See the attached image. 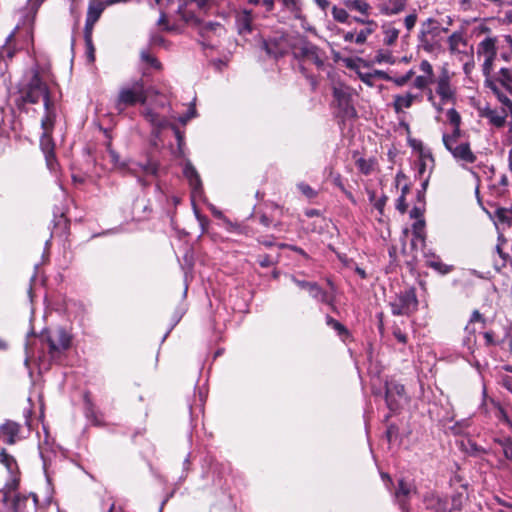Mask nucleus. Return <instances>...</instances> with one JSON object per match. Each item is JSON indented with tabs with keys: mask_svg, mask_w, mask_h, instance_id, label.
<instances>
[{
	"mask_svg": "<svg viewBox=\"0 0 512 512\" xmlns=\"http://www.w3.org/2000/svg\"><path fill=\"white\" fill-rule=\"evenodd\" d=\"M29 79L21 90L24 102L36 104L43 101L45 115L56 114L54 103L51 101L47 84L42 80L37 67L28 73Z\"/></svg>",
	"mask_w": 512,
	"mask_h": 512,
	"instance_id": "1",
	"label": "nucleus"
},
{
	"mask_svg": "<svg viewBox=\"0 0 512 512\" xmlns=\"http://www.w3.org/2000/svg\"><path fill=\"white\" fill-rule=\"evenodd\" d=\"M147 98L143 80H136L120 88L114 107L118 113H122L127 107L135 106L138 103L145 104Z\"/></svg>",
	"mask_w": 512,
	"mask_h": 512,
	"instance_id": "2",
	"label": "nucleus"
},
{
	"mask_svg": "<svg viewBox=\"0 0 512 512\" xmlns=\"http://www.w3.org/2000/svg\"><path fill=\"white\" fill-rule=\"evenodd\" d=\"M38 499L35 494L12 495L10 489H0V512H28L35 510Z\"/></svg>",
	"mask_w": 512,
	"mask_h": 512,
	"instance_id": "3",
	"label": "nucleus"
},
{
	"mask_svg": "<svg viewBox=\"0 0 512 512\" xmlns=\"http://www.w3.org/2000/svg\"><path fill=\"white\" fill-rule=\"evenodd\" d=\"M48 354L51 362L59 363L70 348L71 336L63 328H57L46 336Z\"/></svg>",
	"mask_w": 512,
	"mask_h": 512,
	"instance_id": "4",
	"label": "nucleus"
},
{
	"mask_svg": "<svg viewBox=\"0 0 512 512\" xmlns=\"http://www.w3.org/2000/svg\"><path fill=\"white\" fill-rule=\"evenodd\" d=\"M389 306L394 316H410L418 308V299L414 288H408L397 293Z\"/></svg>",
	"mask_w": 512,
	"mask_h": 512,
	"instance_id": "5",
	"label": "nucleus"
},
{
	"mask_svg": "<svg viewBox=\"0 0 512 512\" xmlns=\"http://www.w3.org/2000/svg\"><path fill=\"white\" fill-rule=\"evenodd\" d=\"M447 142L448 144H445L444 147L462 168L467 169L468 165L473 164L477 160L469 140L454 142L448 139Z\"/></svg>",
	"mask_w": 512,
	"mask_h": 512,
	"instance_id": "6",
	"label": "nucleus"
},
{
	"mask_svg": "<svg viewBox=\"0 0 512 512\" xmlns=\"http://www.w3.org/2000/svg\"><path fill=\"white\" fill-rule=\"evenodd\" d=\"M294 45L293 39L283 32H276L272 37L263 42L266 53L274 58L281 57L290 50L293 51Z\"/></svg>",
	"mask_w": 512,
	"mask_h": 512,
	"instance_id": "7",
	"label": "nucleus"
},
{
	"mask_svg": "<svg viewBox=\"0 0 512 512\" xmlns=\"http://www.w3.org/2000/svg\"><path fill=\"white\" fill-rule=\"evenodd\" d=\"M497 39L495 37L484 38L477 46V55L483 59L482 71L488 77L494 70V62L497 57Z\"/></svg>",
	"mask_w": 512,
	"mask_h": 512,
	"instance_id": "8",
	"label": "nucleus"
},
{
	"mask_svg": "<svg viewBox=\"0 0 512 512\" xmlns=\"http://www.w3.org/2000/svg\"><path fill=\"white\" fill-rule=\"evenodd\" d=\"M293 53L295 57L302 58L306 61H311L317 67H321L324 64V52L321 51V49H319L316 45L305 39H300L298 42H295Z\"/></svg>",
	"mask_w": 512,
	"mask_h": 512,
	"instance_id": "9",
	"label": "nucleus"
},
{
	"mask_svg": "<svg viewBox=\"0 0 512 512\" xmlns=\"http://www.w3.org/2000/svg\"><path fill=\"white\" fill-rule=\"evenodd\" d=\"M333 97L335 104L339 108L343 117L356 116V110L352 104V91L348 86L338 84L333 87Z\"/></svg>",
	"mask_w": 512,
	"mask_h": 512,
	"instance_id": "10",
	"label": "nucleus"
},
{
	"mask_svg": "<svg viewBox=\"0 0 512 512\" xmlns=\"http://www.w3.org/2000/svg\"><path fill=\"white\" fill-rule=\"evenodd\" d=\"M121 167L125 168L129 174L137 177L138 182L143 186H147L148 182H146L142 176H157L159 170L158 163L150 159H148L145 163H123Z\"/></svg>",
	"mask_w": 512,
	"mask_h": 512,
	"instance_id": "11",
	"label": "nucleus"
},
{
	"mask_svg": "<svg viewBox=\"0 0 512 512\" xmlns=\"http://www.w3.org/2000/svg\"><path fill=\"white\" fill-rule=\"evenodd\" d=\"M385 399L388 408L391 411H397L404 403L407 402L404 385L394 380L387 381Z\"/></svg>",
	"mask_w": 512,
	"mask_h": 512,
	"instance_id": "12",
	"label": "nucleus"
},
{
	"mask_svg": "<svg viewBox=\"0 0 512 512\" xmlns=\"http://www.w3.org/2000/svg\"><path fill=\"white\" fill-rule=\"evenodd\" d=\"M417 493L416 486L411 481L400 479L394 492V500L402 512L410 511V500Z\"/></svg>",
	"mask_w": 512,
	"mask_h": 512,
	"instance_id": "13",
	"label": "nucleus"
},
{
	"mask_svg": "<svg viewBox=\"0 0 512 512\" xmlns=\"http://www.w3.org/2000/svg\"><path fill=\"white\" fill-rule=\"evenodd\" d=\"M440 32L441 28L437 20L428 18L422 23L419 38L425 51H433V43L431 42L430 38L439 36Z\"/></svg>",
	"mask_w": 512,
	"mask_h": 512,
	"instance_id": "14",
	"label": "nucleus"
},
{
	"mask_svg": "<svg viewBox=\"0 0 512 512\" xmlns=\"http://www.w3.org/2000/svg\"><path fill=\"white\" fill-rule=\"evenodd\" d=\"M56 114L44 115L41 120V128L43 130L40 138V147L44 154L54 152L55 144L52 139V131L54 128Z\"/></svg>",
	"mask_w": 512,
	"mask_h": 512,
	"instance_id": "15",
	"label": "nucleus"
},
{
	"mask_svg": "<svg viewBox=\"0 0 512 512\" xmlns=\"http://www.w3.org/2000/svg\"><path fill=\"white\" fill-rule=\"evenodd\" d=\"M183 174L189 182L191 188V199L192 203H194L196 199H201L204 194L201 178L189 161L184 165Z\"/></svg>",
	"mask_w": 512,
	"mask_h": 512,
	"instance_id": "16",
	"label": "nucleus"
},
{
	"mask_svg": "<svg viewBox=\"0 0 512 512\" xmlns=\"http://www.w3.org/2000/svg\"><path fill=\"white\" fill-rule=\"evenodd\" d=\"M436 93L440 96L441 102L444 104L454 98V90L451 86V77L449 71L443 68L436 79Z\"/></svg>",
	"mask_w": 512,
	"mask_h": 512,
	"instance_id": "17",
	"label": "nucleus"
},
{
	"mask_svg": "<svg viewBox=\"0 0 512 512\" xmlns=\"http://www.w3.org/2000/svg\"><path fill=\"white\" fill-rule=\"evenodd\" d=\"M21 425L12 420H6L0 426V442L13 445L21 439L20 437Z\"/></svg>",
	"mask_w": 512,
	"mask_h": 512,
	"instance_id": "18",
	"label": "nucleus"
},
{
	"mask_svg": "<svg viewBox=\"0 0 512 512\" xmlns=\"http://www.w3.org/2000/svg\"><path fill=\"white\" fill-rule=\"evenodd\" d=\"M0 463L3 464L8 472L12 475L11 481L7 483L4 488L10 489L12 495H17L15 491L18 487L19 480L15 477V472L18 470L16 460L13 456L8 454L5 449H2L0 451Z\"/></svg>",
	"mask_w": 512,
	"mask_h": 512,
	"instance_id": "19",
	"label": "nucleus"
},
{
	"mask_svg": "<svg viewBox=\"0 0 512 512\" xmlns=\"http://www.w3.org/2000/svg\"><path fill=\"white\" fill-rule=\"evenodd\" d=\"M101 13H102V9L100 7H95V6H90L88 9V12H87L84 34H85V40L87 42V45H88V48L90 51L91 60L94 59L91 34H92L93 26L98 21Z\"/></svg>",
	"mask_w": 512,
	"mask_h": 512,
	"instance_id": "20",
	"label": "nucleus"
},
{
	"mask_svg": "<svg viewBox=\"0 0 512 512\" xmlns=\"http://www.w3.org/2000/svg\"><path fill=\"white\" fill-rule=\"evenodd\" d=\"M448 46L449 51L452 54L457 53H466V48L468 46V41L466 38V32L463 27L460 29L454 31L449 37H448Z\"/></svg>",
	"mask_w": 512,
	"mask_h": 512,
	"instance_id": "21",
	"label": "nucleus"
},
{
	"mask_svg": "<svg viewBox=\"0 0 512 512\" xmlns=\"http://www.w3.org/2000/svg\"><path fill=\"white\" fill-rule=\"evenodd\" d=\"M408 1L409 0H380L377 4V9L380 14L384 16H394L404 11Z\"/></svg>",
	"mask_w": 512,
	"mask_h": 512,
	"instance_id": "22",
	"label": "nucleus"
},
{
	"mask_svg": "<svg viewBox=\"0 0 512 512\" xmlns=\"http://www.w3.org/2000/svg\"><path fill=\"white\" fill-rule=\"evenodd\" d=\"M253 15L251 10L244 9L235 16V24L238 33L246 35L252 32Z\"/></svg>",
	"mask_w": 512,
	"mask_h": 512,
	"instance_id": "23",
	"label": "nucleus"
},
{
	"mask_svg": "<svg viewBox=\"0 0 512 512\" xmlns=\"http://www.w3.org/2000/svg\"><path fill=\"white\" fill-rule=\"evenodd\" d=\"M486 87H488L497 99L503 104L505 110L512 112V100L509 98V91L505 90V87L499 85V83H493V80H486Z\"/></svg>",
	"mask_w": 512,
	"mask_h": 512,
	"instance_id": "24",
	"label": "nucleus"
},
{
	"mask_svg": "<svg viewBox=\"0 0 512 512\" xmlns=\"http://www.w3.org/2000/svg\"><path fill=\"white\" fill-rule=\"evenodd\" d=\"M396 22H385L382 24L383 43L387 46L395 45L399 38L400 30L396 27Z\"/></svg>",
	"mask_w": 512,
	"mask_h": 512,
	"instance_id": "25",
	"label": "nucleus"
},
{
	"mask_svg": "<svg viewBox=\"0 0 512 512\" xmlns=\"http://www.w3.org/2000/svg\"><path fill=\"white\" fill-rule=\"evenodd\" d=\"M423 502L426 509L433 512H447V501L434 493H428Z\"/></svg>",
	"mask_w": 512,
	"mask_h": 512,
	"instance_id": "26",
	"label": "nucleus"
},
{
	"mask_svg": "<svg viewBox=\"0 0 512 512\" xmlns=\"http://www.w3.org/2000/svg\"><path fill=\"white\" fill-rule=\"evenodd\" d=\"M416 95L412 93H405L395 95L393 97V108L397 114L404 111V109L410 108L416 99Z\"/></svg>",
	"mask_w": 512,
	"mask_h": 512,
	"instance_id": "27",
	"label": "nucleus"
},
{
	"mask_svg": "<svg viewBox=\"0 0 512 512\" xmlns=\"http://www.w3.org/2000/svg\"><path fill=\"white\" fill-rule=\"evenodd\" d=\"M434 167V158L430 150L421 149L418 160V174L422 178L427 169L431 171Z\"/></svg>",
	"mask_w": 512,
	"mask_h": 512,
	"instance_id": "28",
	"label": "nucleus"
},
{
	"mask_svg": "<svg viewBox=\"0 0 512 512\" xmlns=\"http://www.w3.org/2000/svg\"><path fill=\"white\" fill-rule=\"evenodd\" d=\"M424 257L426 258V264L439 273L444 275L452 271V266L442 263L440 258L434 253L430 251L424 252Z\"/></svg>",
	"mask_w": 512,
	"mask_h": 512,
	"instance_id": "29",
	"label": "nucleus"
},
{
	"mask_svg": "<svg viewBox=\"0 0 512 512\" xmlns=\"http://www.w3.org/2000/svg\"><path fill=\"white\" fill-rule=\"evenodd\" d=\"M424 257L426 258V264L439 273L444 275L452 271V266L442 263L440 258L434 253L430 251L424 252Z\"/></svg>",
	"mask_w": 512,
	"mask_h": 512,
	"instance_id": "30",
	"label": "nucleus"
},
{
	"mask_svg": "<svg viewBox=\"0 0 512 512\" xmlns=\"http://www.w3.org/2000/svg\"><path fill=\"white\" fill-rule=\"evenodd\" d=\"M412 246H416L417 242H420L421 245L425 246L426 241V233H425V221L423 219L417 220L412 226Z\"/></svg>",
	"mask_w": 512,
	"mask_h": 512,
	"instance_id": "31",
	"label": "nucleus"
},
{
	"mask_svg": "<svg viewBox=\"0 0 512 512\" xmlns=\"http://www.w3.org/2000/svg\"><path fill=\"white\" fill-rule=\"evenodd\" d=\"M345 5L348 10L355 11L362 16L369 17L371 6L366 0H347Z\"/></svg>",
	"mask_w": 512,
	"mask_h": 512,
	"instance_id": "32",
	"label": "nucleus"
},
{
	"mask_svg": "<svg viewBox=\"0 0 512 512\" xmlns=\"http://www.w3.org/2000/svg\"><path fill=\"white\" fill-rule=\"evenodd\" d=\"M493 83H499L500 86L505 87V90L512 94V70L509 68H501L498 76Z\"/></svg>",
	"mask_w": 512,
	"mask_h": 512,
	"instance_id": "33",
	"label": "nucleus"
},
{
	"mask_svg": "<svg viewBox=\"0 0 512 512\" xmlns=\"http://www.w3.org/2000/svg\"><path fill=\"white\" fill-rule=\"evenodd\" d=\"M486 117L491 124L499 128L502 127L506 122L507 110L504 109L502 112L490 110L487 112Z\"/></svg>",
	"mask_w": 512,
	"mask_h": 512,
	"instance_id": "34",
	"label": "nucleus"
},
{
	"mask_svg": "<svg viewBox=\"0 0 512 512\" xmlns=\"http://www.w3.org/2000/svg\"><path fill=\"white\" fill-rule=\"evenodd\" d=\"M448 139L454 142L468 140L460 126H452V131L450 133L444 132L442 134V142L444 145L448 144Z\"/></svg>",
	"mask_w": 512,
	"mask_h": 512,
	"instance_id": "35",
	"label": "nucleus"
},
{
	"mask_svg": "<svg viewBox=\"0 0 512 512\" xmlns=\"http://www.w3.org/2000/svg\"><path fill=\"white\" fill-rule=\"evenodd\" d=\"M465 332H466V337L464 338L463 340V344L464 346L467 347V349L473 353L474 351V346H475V343H476V338H475V333H476V329L474 327V324L472 323H468L465 327Z\"/></svg>",
	"mask_w": 512,
	"mask_h": 512,
	"instance_id": "36",
	"label": "nucleus"
},
{
	"mask_svg": "<svg viewBox=\"0 0 512 512\" xmlns=\"http://www.w3.org/2000/svg\"><path fill=\"white\" fill-rule=\"evenodd\" d=\"M377 28V23L375 21L369 22L368 25L364 29H361L358 33H356L355 43L356 44H364L369 35H371Z\"/></svg>",
	"mask_w": 512,
	"mask_h": 512,
	"instance_id": "37",
	"label": "nucleus"
},
{
	"mask_svg": "<svg viewBox=\"0 0 512 512\" xmlns=\"http://www.w3.org/2000/svg\"><path fill=\"white\" fill-rule=\"evenodd\" d=\"M326 324L334 329L342 339L349 336L347 328L329 315L326 316Z\"/></svg>",
	"mask_w": 512,
	"mask_h": 512,
	"instance_id": "38",
	"label": "nucleus"
},
{
	"mask_svg": "<svg viewBox=\"0 0 512 512\" xmlns=\"http://www.w3.org/2000/svg\"><path fill=\"white\" fill-rule=\"evenodd\" d=\"M308 292L314 299L323 303L328 302L327 292L324 291L316 282H312Z\"/></svg>",
	"mask_w": 512,
	"mask_h": 512,
	"instance_id": "39",
	"label": "nucleus"
},
{
	"mask_svg": "<svg viewBox=\"0 0 512 512\" xmlns=\"http://www.w3.org/2000/svg\"><path fill=\"white\" fill-rule=\"evenodd\" d=\"M144 117L155 127L163 128L167 125V121L164 118L150 109L144 112Z\"/></svg>",
	"mask_w": 512,
	"mask_h": 512,
	"instance_id": "40",
	"label": "nucleus"
},
{
	"mask_svg": "<svg viewBox=\"0 0 512 512\" xmlns=\"http://www.w3.org/2000/svg\"><path fill=\"white\" fill-rule=\"evenodd\" d=\"M465 501H466V498L462 493L453 495L452 499H451V507L449 509H447V512L461 511Z\"/></svg>",
	"mask_w": 512,
	"mask_h": 512,
	"instance_id": "41",
	"label": "nucleus"
},
{
	"mask_svg": "<svg viewBox=\"0 0 512 512\" xmlns=\"http://www.w3.org/2000/svg\"><path fill=\"white\" fill-rule=\"evenodd\" d=\"M359 171L365 175H369L373 171L374 161L371 159L359 158L356 161Z\"/></svg>",
	"mask_w": 512,
	"mask_h": 512,
	"instance_id": "42",
	"label": "nucleus"
},
{
	"mask_svg": "<svg viewBox=\"0 0 512 512\" xmlns=\"http://www.w3.org/2000/svg\"><path fill=\"white\" fill-rule=\"evenodd\" d=\"M189 4L195 6L199 12L207 13L212 8L214 0H189Z\"/></svg>",
	"mask_w": 512,
	"mask_h": 512,
	"instance_id": "43",
	"label": "nucleus"
},
{
	"mask_svg": "<svg viewBox=\"0 0 512 512\" xmlns=\"http://www.w3.org/2000/svg\"><path fill=\"white\" fill-rule=\"evenodd\" d=\"M224 32V27L220 23L209 22L203 27V36L214 33L220 36Z\"/></svg>",
	"mask_w": 512,
	"mask_h": 512,
	"instance_id": "44",
	"label": "nucleus"
},
{
	"mask_svg": "<svg viewBox=\"0 0 512 512\" xmlns=\"http://www.w3.org/2000/svg\"><path fill=\"white\" fill-rule=\"evenodd\" d=\"M496 442L502 447L504 456L512 462V440L510 438L497 439Z\"/></svg>",
	"mask_w": 512,
	"mask_h": 512,
	"instance_id": "45",
	"label": "nucleus"
},
{
	"mask_svg": "<svg viewBox=\"0 0 512 512\" xmlns=\"http://www.w3.org/2000/svg\"><path fill=\"white\" fill-rule=\"evenodd\" d=\"M332 16L333 18L340 23H346L349 19V14L346 9L339 8L337 6L332 7Z\"/></svg>",
	"mask_w": 512,
	"mask_h": 512,
	"instance_id": "46",
	"label": "nucleus"
},
{
	"mask_svg": "<svg viewBox=\"0 0 512 512\" xmlns=\"http://www.w3.org/2000/svg\"><path fill=\"white\" fill-rule=\"evenodd\" d=\"M140 57L143 62H146L151 67L155 69L161 68L160 62L152 54H150L148 50H142L140 53Z\"/></svg>",
	"mask_w": 512,
	"mask_h": 512,
	"instance_id": "47",
	"label": "nucleus"
},
{
	"mask_svg": "<svg viewBox=\"0 0 512 512\" xmlns=\"http://www.w3.org/2000/svg\"><path fill=\"white\" fill-rule=\"evenodd\" d=\"M419 69L422 72L423 76H425L431 81H434L433 67L428 60H422L419 65Z\"/></svg>",
	"mask_w": 512,
	"mask_h": 512,
	"instance_id": "48",
	"label": "nucleus"
},
{
	"mask_svg": "<svg viewBox=\"0 0 512 512\" xmlns=\"http://www.w3.org/2000/svg\"><path fill=\"white\" fill-rule=\"evenodd\" d=\"M246 1L251 5L264 7L266 12H272L275 8V0H246Z\"/></svg>",
	"mask_w": 512,
	"mask_h": 512,
	"instance_id": "49",
	"label": "nucleus"
},
{
	"mask_svg": "<svg viewBox=\"0 0 512 512\" xmlns=\"http://www.w3.org/2000/svg\"><path fill=\"white\" fill-rule=\"evenodd\" d=\"M446 117L452 126H461V116L454 108L447 110Z\"/></svg>",
	"mask_w": 512,
	"mask_h": 512,
	"instance_id": "50",
	"label": "nucleus"
},
{
	"mask_svg": "<svg viewBox=\"0 0 512 512\" xmlns=\"http://www.w3.org/2000/svg\"><path fill=\"white\" fill-rule=\"evenodd\" d=\"M358 75H359V78L361 79L362 82H364L365 84L369 85V86H373L374 84V78L375 76H382L383 73L382 72H374V73H371V72H358Z\"/></svg>",
	"mask_w": 512,
	"mask_h": 512,
	"instance_id": "51",
	"label": "nucleus"
},
{
	"mask_svg": "<svg viewBox=\"0 0 512 512\" xmlns=\"http://www.w3.org/2000/svg\"><path fill=\"white\" fill-rule=\"evenodd\" d=\"M15 37V31L11 32L7 38H6V43L5 45L2 47V54H6V56L11 59L14 54H15V50L13 48L10 47V42L14 39Z\"/></svg>",
	"mask_w": 512,
	"mask_h": 512,
	"instance_id": "52",
	"label": "nucleus"
},
{
	"mask_svg": "<svg viewBox=\"0 0 512 512\" xmlns=\"http://www.w3.org/2000/svg\"><path fill=\"white\" fill-rule=\"evenodd\" d=\"M417 19H418V17H417V14L415 12L407 15L404 18V26H405V28L407 30V36H409L410 32L415 27V25L417 23Z\"/></svg>",
	"mask_w": 512,
	"mask_h": 512,
	"instance_id": "53",
	"label": "nucleus"
},
{
	"mask_svg": "<svg viewBox=\"0 0 512 512\" xmlns=\"http://www.w3.org/2000/svg\"><path fill=\"white\" fill-rule=\"evenodd\" d=\"M297 187L302 192V194L309 199H312L317 196V192L311 186L304 182L299 183Z\"/></svg>",
	"mask_w": 512,
	"mask_h": 512,
	"instance_id": "54",
	"label": "nucleus"
},
{
	"mask_svg": "<svg viewBox=\"0 0 512 512\" xmlns=\"http://www.w3.org/2000/svg\"><path fill=\"white\" fill-rule=\"evenodd\" d=\"M44 156H45V160H46L48 169L51 172H56L58 169V162L56 160L55 153L54 152L47 153V154H44Z\"/></svg>",
	"mask_w": 512,
	"mask_h": 512,
	"instance_id": "55",
	"label": "nucleus"
},
{
	"mask_svg": "<svg viewBox=\"0 0 512 512\" xmlns=\"http://www.w3.org/2000/svg\"><path fill=\"white\" fill-rule=\"evenodd\" d=\"M433 81L429 80L423 75H419L415 78L413 85L415 88L423 90L428 87Z\"/></svg>",
	"mask_w": 512,
	"mask_h": 512,
	"instance_id": "56",
	"label": "nucleus"
},
{
	"mask_svg": "<svg viewBox=\"0 0 512 512\" xmlns=\"http://www.w3.org/2000/svg\"><path fill=\"white\" fill-rule=\"evenodd\" d=\"M496 418L502 422V423H505L506 425H508L510 428H512V420L509 418L507 412L505 411L504 408L502 407H499L498 408V411L496 413Z\"/></svg>",
	"mask_w": 512,
	"mask_h": 512,
	"instance_id": "57",
	"label": "nucleus"
},
{
	"mask_svg": "<svg viewBox=\"0 0 512 512\" xmlns=\"http://www.w3.org/2000/svg\"><path fill=\"white\" fill-rule=\"evenodd\" d=\"M282 5L285 9L296 12L300 9V0H281Z\"/></svg>",
	"mask_w": 512,
	"mask_h": 512,
	"instance_id": "58",
	"label": "nucleus"
},
{
	"mask_svg": "<svg viewBox=\"0 0 512 512\" xmlns=\"http://www.w3.org/2000/svg\"><path fill=\"white\" fill-rule=\"evenodd\" d=\"M413 74V70H409L405 75L397 78H390V80L393 81L397 86H403L411 79Z\"/></svg>",
	"mask_w": 512,
	"mask_h": 512,
	"instance_id": "59",
	"label": "nucleus"
},
{
	"mask_svg": "<svg viewBox=\"0 0 512 512\" xmlns=\"http://www.w3.org/2000/svg\"><path fill=\"white\" fill-rule=\"evenodd\" d=\"M393 336L397 339V341L399 343H402V344L407 343L408 337H407L406 333L402 332V330L397 326H395L393 328Z\"/></svg>",
	"mask_w": 512,
	"mask_h": 512,
	"instance_id": "60",
	"label": "nucleus"
},
{
	"mask_svg": "<svg viewBox=\"0 0 512 512\" xmlns=\"http://www.w3.org/2000/svg\"><path fill=\"white\" fill-rule=\"evenodd\" d=\"M44 1L45 0H28L27 8L31 13H33V15H35Z\"/></svg>",
	"mask_w": 512,
	"mask_h": 512,
	"instance_id": "61",
	"label": "nucleus"
},
{
	"mask_svg": "<svg viewBox=\"0 0 512 512\" xmlns=\"http://www.w3.org/2000/svg\"><path fill=\"white\" fill-rule=\"evenodd\" d=\"M258 263L261 267H270L274 264V260L270 255H260L258 258Z\"/></svg>",
	"mask_w": 512,
	"mask_h": 512,
	"instance_id": "62",
	"label": "nucleus"
},
{
	"mask_svg": "<svg viewBox=\"0 0 512 512\" xmlns=\"http://www.w3.org/2000/svg\"><path fill=\"white\" fill-rule=\"evenodd\" d=\"M483 338L485 340L486 346H495L497 342L495 340V334L493 331H486L483 333Z\"/></svg>",
	"mask_w": 512,
	"mask_h": 512,
	"instance_id": "63",
	"label": "nucleus"
},
{
	"mask_svg": "<svg viewBox=\"0 0 512 512\" xmlns=\"http://www.w3.org/2000/svg\"><path fill=\"white\" fill-rule=\"evenodd\" d=\"M387 199L388 198L386 195H382L377 200H375V202L373 204V206L380 212V214L383 213Z\"/></svg>",
	"mask_w": 512,
	"mask_h": 512,
	"instance_id": "64",
	"label": "nucleus"
}]
</instances>
